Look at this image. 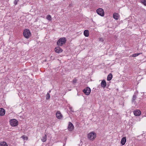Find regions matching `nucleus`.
Masks as SVG:
<instances>
[{"mask_svg":"<svg viewBox=\"0 0 146 146\" xmlns=\"http://www.w3.org/2000/svg\"><path fill=\"white\" fill-rule=\"evenodd\" d=\"M91 89L88 87H87L83 90V92L86 95H88L91 92Z\"/></svg>","mask_w":146,"mask_h":146,"instance_id":"nucleus-6","label":"nucleus"},{"mask_svg":"<svg viewBox=\"0 0 146 146\" xmlns=\"http://www.w3.org/2000/svg\"><path fill=\"white\" fill-rule=\"evenodd\" d=\"M84 34L86 37H88L89 35V31L88 30H85L84 31Z\"/></svg>","mask_w":146,"mask_h":146,"instance_id":"nucleus-17","label":"nucleus"},{"mask_svg":"<svg viewBox=\"0 0 146 146\" xmlns=\"http://www.w3.org/2000/svg\"><path fill=\"white\" fill-rule=\"evenodd\" d=\"M66 39L64 37L60 38L57 42V44L58 46H62L66 42Z\"/></svg>","mask_w":146,"mask_h":146,"instance_id":"nucleus-1","label":"nucleus"},{"mask_svg":"<svg viewBox=\"0 0 146 146\" xmlns=\"http://www.w3.org/2000/svg\"><path fill=\"white\" fill-rule=\"evenodd\" d=\"M112 78V75L111 73H110L107 76V80L110 81Z\"/></svg>","mask_w":146,"mask_h":146,"instance_id":"nucleus-15","label":"nucleus"},{"mask_svg":"<svg viewBox=\"0 0 146 146\" xmlns=\"http://www.w3.org/2000/svg\"><path fill=\"white\" fill-rule=\"evenodd\" d=\"M56 117L59 119H60L62 117V115L61 114L60 111H58L56 113Z\"/></svg>","mask_w":146,"mask_h":146,"instance_id":"nucleus-12","label":"nucleus"},{"mask_svg":"<svg viewBox=\"0 0 146 146\" xmlns=\"http://www.w3.org/2000/svg\"><path fill=\"white\" fill-rule=\"evenodd\" d=\"M46 19L48 21H51V17L50 15H48L46 16Z\"/></svg>","mask_w":146,"mask_h":146,"instance_id":"nucleus-21","label":"nucleus"},{"mask_svg":"<svg viewBox=\"0 0 146 146\" xmlns=\"http://www.w3.org/2000/svg\"><path fill=\"white\" fill-rule=\"evenodd\" d=\"M141 3L144 4L145 6H146V0H141Z\"/></svg>","mask_w":146,"mask_h":146,"instance_id":"nucleus-23","label":"nucleus"},{"mask_svg":"<svg viewBox=\"0 0 146 146\" xmlns=\"http://www.w3.org/2000/svg\"><path fill=\"white\" fill-rule=\"evenodd\" d=\"M106 81L105 80H103L101 83V87L104 88L106 87Z\"/></svg>","mask_w":146,"mask_h":146,"instance_id":"nucleus-13","label":"nucleus"},{"mask_svg":"<svg viewBox=\"0 0 146 146\" xmlns=\"http://www.w3.org/2000/svg\"><path fill=\"white\" fill-rule=\"evenodd\" d=\"M19 0H15L14 2V3L15 5H17V3L19 1Z\"/></svg>","mask_w":146,"mask_h":146,"instance_id":"nucleus-25","label":"nucleus"},{"mask_svg":"<svg viewBox=\"0 0 146 146\" xmlns=\"http://www.w3.org/2000/svg\"><path fill=\"white\" fill-rule=\"evenodd\" d=\"M74 126L71 122L68 123L67 129L69 131H72L74 129Z\"/></svg>","mask_w":146,"mask_h":146,"instance_id":"nucleus-7","label":"nucleus"},{"mask_svg":"<svg viewBox=\"0 0 146 146\" xmlns=\"http://www.w3.org/2000/svg\"><path fill=\"white\" fill-rule=\"evenodd\" d=\"M31 35L30 31L27 29L25 30L23 32V35L27 38H28Z\"/></svg>","mask_w":146,"mask_h":146,"instance_id":"nucleus-4","label":"nucleus"},{"mask_svg":"<svg viewBox=\"0 0 146 146\" xmlns=\"http://www.w3.org/2000/svg\"><path fill=\"white\" fill-rule=\"evenodd\" d=\"M97 13L100 16H103L104 15V11L102 8H99L96 10Z\"/></svg>","mask_w":146,"mask_h":146,"instance_id":"nucleus-5","label":"nucleus"},{"mask_svg":"<svg viewBox=\"0 0 146 146\" xmlns=\"http://www.w3.org/2000/svg\"><path fill=\"white\" fill-rule=\"evenodd\" d=\"M50 95L48 92H47V94L46 95V100H48L50 99Z\"/></svg>","mask_w":146,"mask_h":146,"instance_id":"nucleus-22","label":"nucleus"},{"mask_svg":"<svg viewBox=\"0 0 146 146\" xmlns=\"http://www.w3.org/2000/svg\"><path fill=\"white\" fill-rule=\"evenodd\" d=\"M96 135L95 133L92 132L88 134V137L89 140L93 141L96 138Z\"/></svg>","mask_w":146,"mask_h":146,"instance_id":"nucleus-2","label":"nucleus"},{"mask_svg":"<svg viewBox=\"0 0 146 146\" xmlns=\"http://www.w3.org/2000/svg\"><path fill=\"white\" fill-rule=\"evenodd\" d=\"M141 54H142L141 53H135V54H132L131 55V56L133 57H136V56H139V55Z\"/></svg>","mask_w":146,"mask_h":146,"instance_id":"nucleus-20","label":"nucleus"},{"mask_svg":"<svg viewBox=\"0 0 146 146\" xmlns=\"http://www.w3.org/2000/svg\"><path fill=\"white\" fill-rule=\"evenodd\" d=\"M51 92V90H49L48 92L49 93V94Z\"/></svg>","mask_w":146,"mask_h":146,"instance_id":"nucleus-28","label":"nucleus"},{"mask_svg":"<svg viewBox=\"0 0 146 146\" xmlns=\"http://www.w3.org/2000/svg\"><path fill=\"white\" fill-rule=\"evenodd\" d=\"M46 139L47 135L45 134L44 136L41 139V141L42 142H44L46 141Z\"/></svg>","mask_w":146,"mask_h":146,"instance_id":"nucleus-19","label":"nucleus"},{"mask_svg":"<svg viewBox=\"0 0 146 146\" xmlns=\"http://www.w3.org/2000/svg\"><path fill=\"white\" fill-rule=\"evenodd\" d=\"M137 98V96L136 94H134L132 100V102L133 103H135V100Z\"/></svg>","mask_w":146,"mask_h":146,"instance_id":"nucleus-14","label":"nucleus"},{"mask_svg":"<svg viewBox=\"0 0 146 146\" xmlns=\"http://www.w3.org/2000/svg\"><path fill=\"white\" fill-rule=\"evenodd\" d=\"M113 18L116 20H117L119 19V17L118 15L116 13H115L113 14Z\"/></svg>","mask_w":146,"mask_h":146,"instance_id":"nucleus-16","label":"nucleus"},{"mask_svg":"<svg viewBox=\"0 0 146 146\" xmlns=\"http://www.w3.org/2000/svg\"><path fill=\"white\" fill-rule=\"evenodd\" d=\"M55 50L56 52L60 53L62 52V50L58 46L55 48Z\"/></svg>","mask_w":146,"mask_h":146,"instance_id":"nucleus-9","label":"nucleus"},{"mask_svg":"<svg viewBox=\"0 0 146 146\" xmlns=\"http://www.w3.org/2000/svg\"><path fill=\"white\" fill-rule=\"evenodd\" d=\"M134 114L136 116H139L141 114V111L138 110H136L133 112Z\"/></svg>","mask_w":146,"mask_h":146,"instance_id":"nucleus-8","label":"nucleus"},{"mask_svg":"<svg viewBox=\"0 0 146 146\" xmlns=\"http://www.w3.org/2000/svg\"><path fill=\"white\" fill-rule=\"evenodd\" d=\"M9 122L10 125L12 126H16L18 125V121L15 119H12L10 120Z\"/></svg>","mask_w":146,"mask_h":146,"instance_id":"nucleus-3","label":"nucleus"},{"mask_svg":"<svg viewBox=\"0 0 146 146\" xmlns=\"http://www.w3.org/2000/svg\"><path fill=\"white\" fill-rule=\"evenodd\" d=\"M22 138L24 140H27L28 139V137L25 135H23L22 137Z\"/></svg>","mask_w":146,"mask_h":146,"instance_id":"nucleus-24","label":"nucleus"},{"mask_svg":"<svg viewBox=\"0 0 146 146\" xmlns=\"http://www.w3.org/2000/svg\"><path fill=\"white\" fill-rule=\"evenodd\" d=\"M126 141V139L125 137H124L122 138L121 140V143L122 145H124L125 144Z\"/></svg>","mask_w":146,"mask_h":146,"instance_id":"nucleus-11","label":"nucleus"},{"mask_svg":"<svg viewBox=\"0 0 146 146\" xmlns=\"http://www.w3.org/2000/svg\"><path fill=\"white\" fill-rule=\"evenodd\" d=\"M70 110L71 111H72V110H72V108H70Z\"/></svg>","mask_w":146,"mask_h":146,"instance_id":"nucleus-29","label":"nucleus"},{"mask_svg":"<svg viewBox=\"0 0 146 146\" xmlns=\"http://www.w3.org/2000/svg\"><path fill=\"white\" fill-rule=\"evenodd\" d=\"M5 113V109L3 108H0V116H3L4 115Z\"/></svg>","mask_w":146,"mask_h":146,"instance_id":"nucleus-10","label":"nucleus"},{"mask_svg":"<svg viewBox=\"0 0 146 146\" xmlns=\"http://www.w3.org/2000/svg\"><path fill=\"white\" fill-rule=\"evenodd\" d=\"M0 146H8L6 142L2 141L0 143Z\"/></svg>","mask_w":146,"mask_h":146,"instance_id":"nucleus-18","label":"nucleus"},{"mask_svg":"<svg viewBox=\"0 0 146 146\" xmlns=\"http://www.w3.org/2000/svg\"><path fill=\"white\" fill-rule=\"evenodd\" d=\"M99 40L100 41H101L102 42H103V41H104L103 39L102 38H100L99 39Z\"/></svg>","mask_w":146,"mask_h":146,"instance_id":"nucleus-26","label":"nucleus"},{"mask_svg":"<svg viewBox=\"0 0 146 146\" xmlns=\"http://www.w3.org/2000/svg\"><path fill=\"white\" fill-rule=\"evenodd\" d=\"M76 80H73V81L72 82H73V83H76Z\"/></svg>","mask_w":146,"mask_h":146,"instance_id":"nucleus-27","label":"nucleus"}]
</instances>
